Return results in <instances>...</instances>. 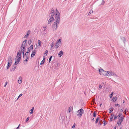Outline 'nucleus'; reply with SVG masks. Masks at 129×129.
Masks as SVG:
<instances>
[{
	"instance_id": "45",
	"label": "nucleus",
	"mask_w": 129,
	"mask_h": 129,
	"mask_svg": "<svg viewBox=\"0 0 129 129\" xmlns=\"http://www.w3.org/2000/svg\"><path fill=\"white\" fill-rule=\"evenodd\" d=\"M28 36L27 35H25L24 37L27 38L28 37Z\"/></svg>"
},
{
	"instance_id": "21",
	"label": "nucleus",
	"mask_w": 129,
	"mask_h": 129,
	"mask_svg": "<svg viewBox=\"0 0 129 129\" xmlns=\"http://www.w3.org/2000/svg\"><path fill=\"white\" fill-rule=\"evenodd\" d=\"M114 114L113 113H112L111 114V115L110 118H113V117H114Z\"/></svg>"
},
{
	"instance_id": "52",
	"label": "nucleus",
	"mask_w": 129,
	"mask_h": 129,
	"mask_svg": "<svg viewBox=\"0 0 129 129\" xmlns=\"http://www.w3.org/2000/svg\"><path fill=\"white\" fill-rule=\"evenodd\" d=\"M116 126H115L114 127V129H116Z\"/></svg>"
},
{
	"instance_id": "13",
	"label": "nucleus",
	"mask_w": 129,
	"mask_h": 129,
	"mask_svg": "<svg viewBox=\"0 0 129 129\" xmlns=\"http://www.w3.org/2000/svg\"><path fill=\"white\" fill-rule=\"evenodd\" d=\"M63 52L61 50L58 53V55H59V56L60 57L63 54Z\"/></svg>"
},
{
	"instance_id": "24",
	"label": "nucleus",
	"mask_w": 129,
	"mask_h": 129,
	"mask_svg": "<svg viewBox=\"0 0 129 129\" xmlns=\"http://www.w3.org/2000/svg\"><path fill=\"white\" fill-rule=\"evenodd\" d=\"M118 116L117 115H116L114 117V120H115L117 118H118Z\"/></svg>"
},
{
	"instance_id": "23",
	"label": "nucleus",
	"mask_w": 129,
	"mask_h": 129,
	"mask_svg": "<svg viewBox=\"0 0 129 129\" xmlns=\"http://www.w3.org/2000/svg\"><path fill=\"white\" fill-rule=\"evenodd\" d=\"M122 113H119L118 114V118H120V117H121V116L122 115Z\"/></svg>"
},
{
	"instance_id": "34",
	"label": "nucleus",
	"mask_w": 129,
	"mask_h": 129,
	"mask_svg": "<svg viewBox=\"0 0 129 129\" xmlns=\"http://www.w3.org/2000/svg\"><path fill=\"white\" fill-rule=\"evenodd\" d=\"M123 112V110L122 109H121L119 111V113L122 114Z\"/></svg>"
},
{
	"instance_id": "6",
	"label": "nucleus",
	"mask_w": 129,
	"mask_h": 129,
	"mask_svg": "<svg viewBox=\"0 0 129 129\" xmlns=\"http://www.w3.org/2000/svg\"><path fill=\"white\" fill-rule=\"evenodd\" d=\"M51 17H50L48 21V24H50L54 20V19L53 17V16H54V12H53L51 13Z\"/></svg>"
},
{
	"instance_id": "30",
	"label": "nucleus",
	"mask_w": 129,
	"mask_h": 129,
	"mask_svg": "<svg viewBox=\"0 0 129 129\" xmlns=\"http://www.w3.org/2000/svg\"><path fill=\"white\" fill-rule=\"evenodd\" d=\"M96 113L94 112V113H93V116L94 117H96Z\"/></svg>"
},
{
	"instance_id": "53",
	"label": "nucleus",
	"mask_w": 129,
	"mask_h": 129,
	"mask_svg": "<svg viewBox=\"0 0 129 129\" xmlns=\"http://www.w3.org/2000/svg\"><path fill=\"white\" fill-rule=\"evenodd\" d=\"M16 68V66H15V67H14V69H15Z\"/></svg>"
},
{
	"instance_id": "10",
	"label": "nucleus",
	"mask_w": 129,
	"mask_h": 129,
	"mask_svg": "<svg viewBox=\"0 0 129 129\" xmlns=\"http://www.w3.org/2000/svg\"><path fill=\"white\" fill-rule=\"evenodd\" d=\"M26 40H25V41H23L21 46L24 47H25L26 45Z\"/></svg>"
},
{
	"instance_id": "12",
	"label": "nucleus",
	"mask_w": 129,
	"mask_h": 129,
	"mask_svg": "<svg viewBox=\"0 0 129 129\" xmlns=\"http://www.w3.org/2000/svg\"><path fill=\"white\" fill-rule=\"evenodd\" d=\"M43 57H44V58H43V60L41 61V62L40 64L41 65H42L44 63V62H45V57L44 56Z\"/></svg>"
},
{
	"instance_id": "37",
	"label": "nucleus",
	"mask_w": 129,
	"mask_h": 129,
	"mask_svg": "<svg viewBox=\"0 0 129 129\" xmlns=\"http://www.w3.org/2000/svg\"><path fill=\"white\" fill-rule=\"evenodd\" d=\"M54 44H52L51 45V47L52 48L54 46Z\"/></svg>"
},
{
	"instance_id": "15",
	"label": "nucleus",
	"mask_w": 129,
	"mask_h": 129,
	"mask_svg": "<svg viewBox=\"0 0 129 129\" xmlns=\"http://www.w3.org/2000/svg\"><path fill=\"white\" fill-rule=\"evenodd\" d=\"M33 45H30L29 48H28L29 50H33Z\"/></svg>"
},
{
	"instance_id": "14",
	"label": "nucleus",
	"mask_w": 129,
	"mask_h": 129,
	"mask_svg": "<svg viewBox=\"0 0 129 129\" xmlns=\"http://www.w3.org/2000/svg\"><path fill=\"white\" fill-rule=\"evenodd\" d=\"M60 44L59 43H56V44L55 46V47L56 48H57L60 45Z\"/></svg>"
},
{
	"instance_id": "47",
	"label": "nucleus",
	"mask_w": 129,
	"mask_h": 129,
	"mask_svg": "<svg viewBox=\"0 0 129 129\" xmlns=\"http://www.w3.org/2000/svg\"><path fill=\"white\" fill-rule=\"evenodd\" d=\"M28 52H26L25 53V55H26V56L27 55H28Z\"/></svg>"
},
{
	"instance_id": "39",
	"label": "nucleus",
	"mask_w": 129,
	"mask_h": 129,
	"mask_svg": "<svg viewBox=\"0 0 129 129\" xmlns=\"http://www.w3.org/2000/svg\"><path fill=\"white\" fill-rule=\"evenodd\" d=\"M7 84H8L7 82L6 81V82L4 86V87H5L6 86V85H7Z\"/></svg>"
},
{
	"instance_id": "26",
	"label": "nucleus",
	"mask_w": 129,
	"mask_h": 129,
	"mask_svg": "<svg viewBox=\"0 0 129 129\" xmlns=\"http://www.w3.org/2000/svg\"><path fill=\"white\" fill-rule=\"evenodd\" d=\"M61 39H59V40H57V41L56 43H59V42H60V43L61 42Z\"/></svg>"
},
{
	"instance_id": "38",
	"label": "nucleus",
	"mask_w": 129,
	"mask_h": 129,
	"mask_svg": "<svg viewBox=\"0 0 129 129\" xmlns=\"http://www.w3.org/2000/svg\"><path fill=\"white\" fill-rule=\"evenodd\" d=\"M43 28H44V31H45L46 29V26H45V27H43Z\"/></svg>"
},
{
	"instance_id": "36",
	"label": "nucleus",
	"mask_w": 129,
	"mask_h": 129,
	"mask_svg": "<svg viewBox=\"0 0 129 129\" xmlns=\"http://www.w3.org/2000/svg\"><path fill=\"white\" fill-rule=\"evenodd\" d=\"M75 123H74V124L73 125V126H72V128H75Z\"/></svg>"
},
{
	"instance_id": "1",
	"label": "nucleus",
	"mask_w": 129,
	"mask_h": 129,
	"mask_svg": "<svg viewBox=\"0 0 129 129\" xmlns=\"http://www.w3.org/2000/svg\"><path fill=\"white\" fill-rule=\"evenodd\" d=\"M56 13L55 16V21L54 22L53 25V29H55L57 28V25H58L59 22L60 21L59 13L58 12L57 9H56Z\"/></svg>"
},
{
	"instance_id": "20",
	"label": "nucleus",
	"mask_w": 129,
	"mask_h": 129,
	"mask_svg": "<svg viewBox=\"0 0 129 129\" xmlns=\"http://www.w3.org/2000/svg\"><path fill=\"white\" fill-rule=\"evenodd\" d=\"M34 110V107H33L31 108V109L29 111V112L30 114H32L33 113V110Z\"/></svg>"
},
{
	"instance_id": "25",
	"label": "nucleus",
	"mask_w": 129,
	"mask_h": 129,
	"mask_svg": "<svg viewBox=\"0 0 129 129\" xmlns=\"http://www.w3.org/2000/svg\"><path fill=\"white\" fill-rule=\"evenodd\" d=\"M28 55H27L26 56V59L25 60V61H28Z\"/></svg>"
},
{
	"instance_id": "55",
	"label": "nucleus",
	"mask_w": 129,
	"mask_h": 129,
	"mask_svg": "<svg viewBox=\"0 0 129 129\" xmlns=\"http://www.w3.org/2000/svg\"><path fill=\"white\" fill-rule=\"evenodd\" d=\"M102 105V104H101L100 105V106L101 107Z\"/></svg>"
},
{
	"instance_id": "54",
	"label": "nucleus",
	"mask_w": 129,
	"mask_h": 129,
	"mask_svg": "<svg viewBox=\"0 0 129 129\" xmlns=\"http://www.w3.org/2000/svg\"><path fill=\"white\" fill-rule=\"evenodd\" d=\"M29 41H30V43H31V42H32V41H31V40H29Z\"/></svg>"
},
{
	"instance_id": "56",
	"label": "nucleus",
	"mask_w": 129,
	"mask_h": 129,
	"mask_svg": "<svg viewBox=\"0 0 129 129\" xmlns=\"http://www.w3.org/2000/svg\"><path fill=\"white\" fill-rule=\"evenodd\" d=\"M123 103H124L125 101H123Z\"/></svg>"
},
{
	"instance_id": "9",
	"label": "nucleus",
	"mask_w": 129,
	"mask_h": 129,
	"mask_svg": "<svg viewBox=\"0 0 129 129\" xmlns=\"http://www.w3.org/2000/svg\"><path fill=\"white\" fill-rule=\"evenodd\" d=\"M22 78L20 76L18 80V82L19 84H20L22 83Z\"/></svg>"
},
{
	"instance_id": "4",
	"label": "nucleus",
	"mask_w": 129,
	"mask_h": 129,
	"mask_svg": "<svg viewBox=\"0 0 129 129\" xmlns=\"http://www.w3.org/2000/svg\"><path fill=\"white\" fill-rule=\"evenodd\" d=\"M84 110L82 109H81L77 111L78 114L77 116H78L79 118H80L82 116L83 114L84 113Z\"/></svg>"
},
{
	"instance_id": "41",
	"label": "nucleus",
	"mask_w": 129,
	"mask_h": 129,
	"mask_svg": "<svg viewBox=\"0 0 129 129\" xmlns=\"http://www.w3.org/2000/svg\"><path fill=\"white\" fill-rule=\"evenodd\" d=\"M29 117H28L26 119V122H27L28 120L29 119Z\"/></svg>"
},
{
	"instance_id": "3",
	"label": "nucleus",
	"mask_w": 129,
	"mask_h": 129,
	"mask_svg": "<svg viewBox=\"0 0 129 129\" xmlns=\"http://www.w3.org/2000/svg\"><path fill=\"white\" fill-rule=\"evenodd\" d=\"M99 71L100 72V74L102 75L107 76V74L108 72L106 71H105L103 69H99Z\"/></svg>"
},
{
	"instance_id": "58",
	"label": "nucleus",
	"mask_w": 129,
	"mask_h": 129,
	"mask_svg": "<svg viewBox=\"0 0 129 129\" xmlns=\"http://www.w3.org/2000/svg\"><path fill=\"white\" fill-rule=\"evenodd\" d=\"M100 125H101V123H100Z\"/></svg>"
},
{
	"instance_id": "50",
	"label": "nucleus",
	"mask_w": 129,
	"mask_h": 129,
	"mask_svg": "<svg viewBox=\"0 0 129 129\" xmlns=\"http://www.w3.org/2000/svg\"><path fill=\"white\" fill-rule=\"evenodd\" d=\"M94 120V118H93L92 119V121H93Z\"/></svg>"
},
{
	"instance_id": "31",
	"label": "nucleus",
	"mask_w": 129,
	"mask_h": 129,
	"mask_svg": "<svg viewBox=\"0 0 129 129\" xmlns=\"http://www.w3.org/2000/svg\"><path fill=\"white\" fill-rule=\"evenodd\" d=\"M22 95V94L21 93V94H20V95H19V96H18L17 99V100Z\"/></svg>"
},
{
	"instance_id": "44",
	"label": "nucleus",
	"mask_w": 129,
	"mask_h": 129,
	"mask_svg": "<svg viewBox=\"0 0 129 129\" xmlns=\"http://www.w3.org/2000/svg\"><path fill=\"white\" fill-rule=\"evenodd\" d=\"M29 32L30 31H28L27 32V35L28 36L29 35Z\"/></svg>"
},
{
	"instance_id": "5",
	"label": "nucleus",
	"mask_w": 129,
	"mask_h": 129,
	"mask_svg": "<svg viewBox=\"0 0 129 129\" xmlns=\"http://www.w3.org/2000/svg\"><path fill=\"white\" fill-rule=\"evenodd\" d=\"M8 62L7 65V69H8L10 67L12 64V58L11 56H10L8 58Z\"/></svg>"
},
{
	"instance_id": "19",
	"label": "nucleus",
	"mask_w": 129,
	"mask_h": 129,
	"mask_svg": "<svg viewBox=\"0 0 129 129\" xmlns=\"http://www.w3.org/2000/svg\"><path fill=\"white\" fill-rule=\"evenodd\" d=\"M73 109V107H72L70 106L68 109L69 113H70L71 112V111Z\"/></svg>"
},
{
	"instance_id": "8",
	"label": "nucleus",
	"mask_w": 129,
	"mask_h": 129,
	"mask_svg": "<svg viewBox=\"0 0 129 129\" xmlns=\"http://www.w3.org/2000/svg\"><path fill=\"white\" fill-rule=\"evenodd\" d=\"M108 73L107 74V76H116V74L112 72L108 71Z\"/></svg>"
},
{
	"instance_id": "32",
	"label": "nucleus",
	"mask_w": 129,
	"mask_h": 129,
	"mask_svg": "<svg viewBox=\"0 0 129 129\" xmlns=\"http://www.w3.org/2000/svg\"><path fill=\"white\" fill-rule=\"evenodd\" d=\"M115 106H118L119 107H120V105L118 104H115Z\"/></svg>"
},
{
	"instance_id": "48",
	"label": "nucleus",
	"mask_w": 129,
	"mask_h": 129,
	"mask_svg": "<svg viewBox=\"0 0 129 129\" xmlns=\"http://www.w3.org/2000/svg\"><path fill=\"white\" fill-rule=\"evenodd\" d=\"M102 2L103 3V4H104L105 2H104V1L103 0H102Z\"/></svg>"
},
{
	"instance_id": "2",
	"label": "nucleus",
	"mask_w": 129,
	"mask_h": 129,
	"mask_svg": "<svg viewBox=\"0 0 129 129\" xmlns=\"http://www.w3.org/2000/svg\"><path fill=\"white\" fill-rule=\"evenodd\" d=\"M21 52L19 51L17 53L16 58H15V65H17L18 64L21 59Z\"/></svg>"
},
{
	"instance_id": "22",
	"label": "nucleus",
	"mask_w": 129,
	"mask_h": 129,
	"mask_svg": "<svg viewBox=\"0 0 129 129\" xmlns=\"http://www.w3.org/2000/svg\"><path fill=\"white\" fill-rule=\"evenodd\" d=\"M100 118H99V117H98L96 119V121H95V123H97L98 121L99 120V119Z\"/></svg>"
},
{
	"instance_id": "27",
	"label": "nucleus",
	"mask_w": 129,
	"mask_h": 129,
	"mask_svg": "<svg viewBox=\"0 0 129 129\" xmlns=\"http://www.w3.org/2000/svg\"><path fill=\"white\" fill-rule=\"evenodd\" d=\"M113 92H112V93L110 94L109 95L110 97V98H111L113 96Z\"/></svg>"
},
{
	"instance_id": "57",
	"label": "nucleus",
	"mask_w": 129,
	"mask_h": 129,
	"mask_svg": "<svg viewBox=\"0 0 129 129\" xmlns=\"http://www.w3.org/2000/svg\"><path fill=\"white\" fill-rule=\"evenodd\" d=\"M120 129H122V127H121L120 128Z\"/></svg>"
},
{
	"instance_id": "16",
	"label": "nucleus",
	"mask_w": 129,
	"mask_h": 129,
	"mask_svg": "<svg viewBox=\"0 0 129 129\" xmlns=\"http://www.w3.org/2000/svg\"><path fill=\"white\" fill-rule=\"evenodd\" d=\"M25 47H23L21 46V50L22 52H24V49Z\"/></svg>"
},
{
	"instance_id": "17",
	"label": "nucleus",
	"mask_w": 129,
	"mask_h": 129,
	"mask_svg": "<svg viewBox=\"0 0 129 129\" xmlns=\"http://www.w3.org/2000/svg\"><path fill=\"white\" fill-rule=\"evenodd\" d=\"M38 42L39 44V47H40L41 46L42 42H41L39 40H38Z\"/></svg>"
},
{
	"instance_id": "33",
	"label": "nucleus",
	"mask_w": 129,
	"mask_h": 129,
	"mask_svg": "<svg viewBox=\"0 0 129 129\" xmlns=\"http://www.w3.org/2000/svg\"><path fill=\"white\" fill-rule=\"evenodd\" d=\"M93 12V11L92 10H90L89 13L91 14Z\"/></svg>"
},
{
	"instance_id": "28",
	"label": "nucleus",
	"mask_w": 129,
	"mask_h": 129,
	"mask_svg": "<svg viewBox=\"0 0 129 129\" xmlns=\"http://www.w3.org/2000/svg\"><path fill=\"white\" fill-rule=\"evenodd\" d=\"M48 51L47 50H46L45 51V54L46 55V56L48 54Z\"/></svg>"
},
{
	"instance_id": "18",
	"label": "nucleus",
	"mask_w": 129,
	"mask_h": 129,
	"mask_svg": "<svg viewBox=\"0 0 129 129\" xmlns=\"http://www.w3.org/2000/svg\"><path fill=\"white\" fill-rule=\"evenodd\" d=\"M117 99V98L116 96L113 97L112 99V101L113 102H115L116 101V100Z\"/></svg>"
},
{
	"instance_id": "35",
	"label": "nucleus",
	"mask_w": 129,
	"mask_h": 129,
	"mask_svg": "<svg viewBox=\"0 0 129 129\" xmlns=\"http://www.w3.org/2000/svg\"><path fill=\"white\" fill-rule=\"evenodd\" d=\"M52 57V56H51L50 57V58H49V62H50V61H51V58Z\"/></svg>"
},
{
	"instance_id": "43",
	"label": "nucleus",
	"mask_w": 129,
	"mask_h": 129,
	"mask_svg": "<svg viewBox=\"0 0 129 129\" xmlns=\"http://www.w3.org/2000/svg\"><path fill=\"white\" fill-rule=\"evenodd\" d=\"M127 110V109H125V111H124V112H125L124 114L125 115V114H126V112Z\"/></svg>"
},
{
	"instance_id": "29",
	"label": "nucleus",
	"mask_w": 129,
	"mask_h": 129,
	"mask_svg": "<svg viewBox=\"0 0 129 129\" xmlns=\"http://www.w3.org/2000/svg\"><path fill=\"white\" fill-rule=\"evenodd\" d=\"M112 109V110H111V108H110V111H109V113H111V112L112 111H113V109Z\"/></svg>"
},
{
	"instance_id": "42",
	"label": "nucleus",
	"mask_w": 129,
	"mask_h": 129,
	"mask_svg": "<svg viewBox=\"0 0 129 129\" xmlns=\"http://www.w3.org/2000/svg\"><path fill=\"white\" fill-rule=\"evenodd\" d=\"M113 120V118H110V121L111 122Z\"/></svg>"
},
{
	"instance_id": "7",
	"label": "nucleus",
	"mask_w": 129,
	"mask_h": 129,
	"mask_svg": "<svg viewBox=\"0 0 129 129\" xmlns=\"http://www.w3.org/2000/svg\"><path fill=\"white\" fill-rule=\"evenodd\" d=\"M119 119L117 121V124L118 125H120L122 122L123 121L124 119V117L123 116H121V117L119 118Z\"/></svg>"
},
{
	"instance_id": "40",
	"label": "nucleus",
	"mask_w": 129,
	"mask_h": 129,
	"mask_svg": "<svg viewBox=\"0 0 129 129\" xmlns=\"http://www.w3.org/2000/svg\"><path fill=\"white\" fill-rule=\"evenodd\" d=\"M102 86H101V85L100 84L99 85V88H102Z\"/></svg>"
},
{
	"instance_id": "11",
	"label": "nucleus",
	"mask_w": 129,
	"mask_h": 129,
	"mask_svg": "<svg viewBox=\"0 0 129 129\" xmlns=\"http://www.w3.org/2000/svg\"><path fill=\"white\" fill-rule=\"evenodd\" d=\"M36 53V51L34 50L32 53V54H31V57H32L34 56Z\"/></svg>"
},
{
	"instance_id": "51",
	"label": "nucleus",
	"mask_w": 129,
	"mask_h": 129,
	"mask_svg": "<svg viewBox=\"0 0 129 129\" xmlns=\"http://www.w3.org/2000/svg\"><path fill=\"white\" fill-rule=\"evenodd\" d=\"M20 124H19V125L17 127V128H16V129H17L18 128H19V126H20Z\"/></svg>"
},
{
	"instance_id": "49",
	"label": "nucleus",
	"mask_w": 129,
	"mask_h": 129,
	"mask_svg": "<svg viewBox=\"0 0 129 129\" xmlns=\"http://www.w3.org/2000/svg\"><path fill=\"white\" fill-rule=\"evenodd\" d=\"M30 50H29L27 51V52H28V53L30 52Z\"/></svg>"
},
{
	"instance_id": "46",
	"label": "nucleus",
	"mask_w": 129,
	"mask_h": 129,
	"mask_svg": "<svg viewBox=\"0 0 129 129\" xmlns=\"http://www.w3.org/2000/svg\"><path fill=\"white\" fill-rule=\"evenodd\" d=\"M22 52V54H23V57H24V52Z\"/></svg>"
}]
</instances>
